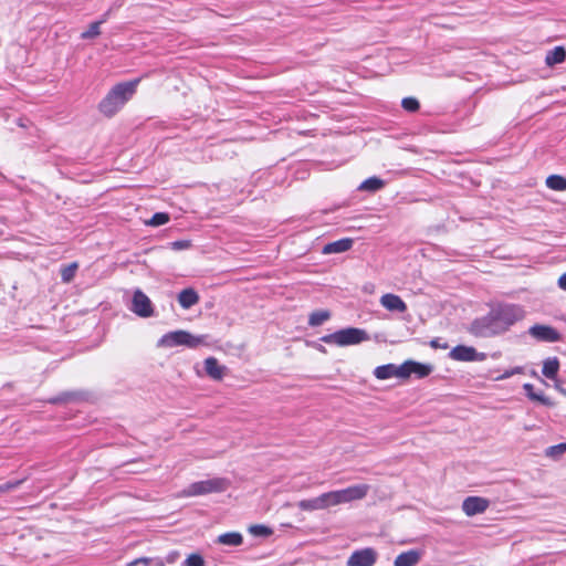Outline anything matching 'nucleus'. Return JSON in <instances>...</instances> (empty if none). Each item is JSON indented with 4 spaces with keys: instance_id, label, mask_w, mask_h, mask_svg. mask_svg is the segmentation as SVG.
<instances>
[{
    "instance_id": "1",
    "label": "nucleus",
    "mask_w": 566,
    "mask_h": 566,
    "mask_svg": "<svg viewBox=\"0 0 566 566\" xmlns=\"http://www.w3.org/2000/svg\"><path fill=\"white\" fill-rule=\"evenodd\" d=\"M139 78L122 82L112 87L101 101L98 109L107 117L114 116L136 93Z\"/></svg>"
},
{
    "instance_id": "2",
    "label": "nucleus",
    "mask_w": 566,
    "mask_h": 566,
    "mask_svg": "<svg viewBox=\"0 0 566 566\" xmlns=\"http://www.w3.org/2000/svg\"><path fill=\"white\" fill-rule=\"evenodd\" d=\"M206 335H192L187 331H174L166 333L160 337L157 343L158 347L172 348L176 346H187L189 348H197L200 345H206Z\"/></svg>"
},
{
    "instance_id": "3",
    "label": "nucleus",
    "mask_w": 566,
    "mask_h": 566,
    "mask_svg": "<svg viewBox=\"0 0 566 566\" xmlns=\"http://www.w3.org/2000/svg\"><path fill=\"white\" fill-rule=\"evenodd\" d=\"M322 342L331 345H337L340 347L357 345L369 339V336L365 329L357 327H347L325 335Z\"/></svg>"
},
{
    "instance_id": "4",
    "label": "nucleus",
    "mask_w": 566,
    "mask_h": 566,
    "mask_svg": "<svg viewBox=\"0 0 566 566\" xmlns=\"http://www.w3.org/2000/svg\"><path fill=\"white\" fill-rule=\"evenodd\" d=\"M491 313L501 331L506 332L513 324L525 316V311L516 304H502L491 308Z\"/></svg>"
},
{
    "instance_id": "5",
    "label": "nucleus",
    "mask_w": 566,
    "mask_h": 566,
    "mask_svg": "<svg viewBox=\"0 0 566 566\" xmlns=\"http://www.w3.org/2000/svg\"><path fill=\"white\" fill-rule=\"evenodd\" d=\"M370 486L368 484L361 483L342 490L329 491L327 493L331 507L363 500L368 494Z\"/></svg>"
},
{
    "instance_id": "6",
    "label": "nucleus",
    "mask_w": 566,
    "mask_h": 566,
    "mask_svg": "<svg viewBox=\"0 0 566 566\" xmlns=\"http://www.w3.org/2000/svg\"><path fill=\"white\" fill-rule=\"evenodd\" d=\"M227 488V481L224 479L214 478L205 481H198L191 483L187 489L184 490L185 496H198L213 492L224 491Z\"/></svg>"
},
{
    "instance_id": "7",
    "label": "nucleus",
    "mask_w": 566,
    "mask_h": 566,
    "mask_svg": "<svg viewBox=\"0 0 566 566\" xmlns=\"http://www.w3.org/2000/svg\"><path fill=\"white\" fill-rule=\"evenodd\" d=\"M468 331L475 337H492L502 334L491 311L480 318L474 319Z\"/></svg>"
},
{
    "instance_id": "8",
    "label": "nucleus",
    "mask_w": 566,
    "mask_h": 566,
    "mask_svg": "<svg viewBox=\"0 0 566 566\" xmlns=\"http://www.w3.org/2000/svg\"><path fill=\"white\" fill-rule=\"evenodd\" d=\"M129 310L139 317L147 318L154 315V305L150 298L139 289L135 290Z\"/></svg>"
},
{
    "instance_id": "9",
    "label": "nucleus",
    "mask_w": 566,
    "mask_h": 566,
    "mask_svg": "<svg viewBox=\"0 0 566 566\" xmlns=\"http://www.w3.org/2000/svg\"><path fill=\"white\" fill-rule=\"evenodd\" d=\"M378 554L371 547H366L352 553L347 559V566H374Z\"/></svg>"
},
{
    "instance_id": "10",
    "label": "nucleus",
    "mask_w": 566,
    "mask_h": 566,
    "mask_svg": "<svg viewBox=\"0 0 566 566\" xmlns=\"http://www.w3.org/2000/svg\"><path fill=\"white\" fill-rule=\"evenodd\" d=\"M449 357L457 361H482L485 359V354L478 353L470 346L458 345L451 349Z\"/></svg>"
},
{
    "instance_id": "11",
    "label": "nucleus",
    "mask_w": 566,
    "mask_h": 566,
    "mask_svg": "<svg viewBox=\"0 0 566 566\" xmlns=\"http://www.w3.org/2000/svg\"><path fill=\"white\" fill-rule=\"evenodd\" d=\"M490 506V501L481 496H468L462 502V511L467 516L484 513Z\"/></svg>"
},
{
    "instance_id": "12",
    "label": "nucleus",
    "mask_w": 566,
    "mask_h": 566,
    "mask_svg": "<svg viewBox=\"0 0 566 566\" xmlns=\"http://www.w3.org/2000/svg\"><path fill=\"white\" fill-rule=\"evenodd\" d=\"M532 337L539 342L555 343L560 339V334L552 326L534 325L528 329Z\"/></svg>"
},
{
    "instance_id": "13",
    "label": "nucleus",
    "mask_w": 566,
    "mask_h": 566,
    "mask_svg": "<svg viewBox=\"0 0 566 566\" xmlns=\"http://www.w3.org/2000/svg\"><path fill=\"white\" fill-rule=\"evenodd\" d=\"M297 506L302 511L308 512L327 510L331 507L328 493L325 492L314 499L302 500L297 503Z\"/></svg>"
},
{
    "instance_id": "14",
    "label": "nucleus",
    "mask_w": 566,
    "mask_h": 566,
    "mask_svg": "<svg viewBox=\"0 0 566 566\" xmlns=\"http://www.w3.org/2000/svg\"><path fill=\"white\" fill-rule=\"evenodd\" d=\"M374 375L377 379L385 380L392 377L406 378L403 364L397 366L395 364H387L376 367Z\"/></svg>"
},
{
    "instance_id": "15",
    "label": "nucleus",
    "mask_w": 566,
    "mask_h": 566,
    "mask_svg": "<svg viewBox=\"0 0 566 566\" xmlns=\"http://www.w3.org/2000/svg\"><path fill=\"white\" fill-rule=\"evenodd\" d=\"M380 305L389 312L405 313L407 311V304L405 301L396 294L386 293L379 300Z\"/></svg>"
},
{
    "instance_id": "16",
    "label": "nucleus",
    "mask_w": 566,
    "mask_h": 566,
    "mask_svg": "<svg viewBox=\"0 0 566 566\" xmlns=\"http://www.w3.org/2000/svg\"><path fill=\"white\" fill-rule=\"evenodd\" d=\"M406 378L410 375H416L418 378H424L429 376L433 367L430 364H422L415 360H407L403 363Z\"/></svg>"
},
{
    "instance_id": "17",
    "label": "nucleus",
    "mask_w": 566,
    "mask_h": 566,
    "mask_svg": "<svg viewBox=\"0 0 566 566\" xmlns=\"http://www.w3.org/2000/svg\"><path fill=\"white\" fill-rule=\"evenodd\" d=\"M423 553L419 549H410L400 553L394 560V566H417Z\"/></svg>"
},
{
    "instance_id": "18",
    "label": "nucleus",
    "mask_w": 566,
    "mask_h": 566,
    "mask_svg": "<svg viewBox=\"0 0 566 566\" xmlns=\"http://www.w3.org/2000/svg\"><path fill=\"white\" fill-rule=\"evenodd\" d=\"M205 370L211 379L221 380L226 375L227 367L220 365L217 358L208 357L205 359Z\"/></svg>"
},
{
    "instance_id": "19",
    "label": "nucleus",
    "mask_w": 566,
    "mask_h": 566,
    "mask_svg": "<svg viewBox=\"0 0 566 566\" xmlns=\"http://www.w3.org/2000/svg\"><path fill=\"white\" fill-rule=\"evenodd\" d=\"M353 239L344 238L331 243H327L323 248L324 254H334V253H343L352 249L353 247Z\"/></svg>"
},
{
    "instance_id": "20",
    "label": "nucleus",
    "mask_w": 566,
    "mask_h": 566,
    "mask_svg": "<svg viewBox=\"0 0 566 566\" xmlns=\"http://www.w3.org/2000/svg\"><path fill=\"white\" fill-rule=\"evenodd\" d=\"M178 302L182 308L188 310L199 302V295L191 287L184 289L178 294Z\"/></svg>"
},
{
    "instance_id": "21",
    "label": "nucleus",
    "mask_w": 566,
    "mask_h": 566,
    "mask_svg": "<svg viewBox=\"0 0 566 566\" xmlns=\"http://www.w3.org/2000/svg\"><path fill=\"white\" fill-rule=\"evenodd\" d=\"M559 370V361L556 357H551L543 363V375L548 379H556Z\"/></svg>"
},
{
    "instance_id": "22",
    "label": "nucleus",
    "mask_w": 566,
    "mask_h": 566,
    "mask_svg": "<svg viewBox=\"0 0 566 566\" xmlns=\"http://www.w3.org/2000/svg\"><path fill=\"white\" fill-rule=\"evenodd\" d=\"M217 543L226 546H240L243 543V537L238 532H229L219 535Z\"/></svg>"
},
{
    "instance_id": "23",
    "label": "nucleus",
    "mask_w": 566,
    "mask_h": 566,
    "mask_svg": "<svg viewBox=\"0 0 566 566\" xmlns=\"http://www.w3.org/2000/svg\"><path fill=\"white\" fill-rule=\"evenodd\" d=\"M566 59V51L563 46H556L548 51L545 57L547 65L552 66L564 62Z\"/></svg>"
},
{
    "instance_id": "24",
    "label": "nucleus",
    "mask_w": 566,
    "mask_h": 566,
    "mask_svg": "<svg viewBox=\"0 0 566 566\" xmlns=\"http://www.w3.org/2000/svg\"><path fill=\"white\" fill-rule=\"evenodd\" d=\"M385 186V181L378 177H370L366 180H364L359 187L358 190L360 191H370L375 192L380 190Z\"/></svg>"
},
{
    "instance_id": "25",
    "label": "nucleus",
    "mask_w": 566,
    "mask_h": 566,
    "mask_svg": "<svg viewBox=\"0 0 566 566\" xmlns=\"http://www.w3.org/2000/svg\"><path fill=\"white\" fill-rule=\"evenodd\" d=\"M331 317V313L326 310L315 311L308 316V324L311 326H319Z\"/></svg>"
},
{
    "instance_id": "26",
    "label": "nucleus",
    "mask_w": 566,
    "mask_h": 566,
    "mask_svg": "<svg viewBox=\"0 0 566 566\" xmlns=\"http://www.w3.org/2000/svg\"><path fill=\"white\" fill-rule=\"evenodd\" d=\"M546 186L552 190L564 191L566 190V178L552 175L546 179Z\"/></svg>"
},
{
    "instance_id": "27",
    "label": "nucleus",
    "mask_w": 566,
    "mask_h": 566,
    "mask_svg": "<svg viewBox=\"0 0 566 566\" xmlns=\"http://www.w3.org/2000/svg\"><path fill=\"white\" fill-rule=\"evenodd\" d=\"M106 21V15L101 20L90 24L88 29L81 34L82 39H93L101 34V24Z\"/></svg>"
},
{
    "instance_id": "28",
    "label": "nucleus",
    "mask_w": 566,
    "mask_h": 566,
    "mask_svg": "<svg viewBox=\"0 0 566 566\" xmlns=\"http://www.w3.org/2000/svg\"><path fill=\"white\" fill-rule=\"evenodd\" d=\"M564 453H566V442L548 447L545 450V455L554 460L559 459Z\"/></svg>"
},
{
    "instance_id": "29",
    "label": "nucleus",
    "mask_w": 566,
    "mask_h": 566,
    "mask_svg": "<svg viewBox=\"0 0 566 566\" xmlns=\"http://www.w3.org/2000/svg\"><path fill=\"white\" fill-rule=\"evenodd\" d=\"M78 265L76 262L69 264L61 270V279L64 283H69L73 280Z\"/></svg>"
},
{
    "instance_id": "30",
    "label": "nucleus",
    "mask_w": 566,
    "mask_h": 566,
    "mask_svg": "<svg viewBox=\"0 0 566 566\" xmlns=\"http://www.w3.org/2000/svg\"><path fill=\"white\" fill-rule=\"evenodd\" d=\"M169 220H170V218H169L168 213L157 212L150 218V220H148L146 222V224L151 226V227H159V226L166 224L167 222H169Z\"/></svg>"
},
{
    "instance_id": "31",
    "label": "nucleus",
    "mask_w": 566,
    "mask_h": 566,
    "mask_svg": "<svg viewBox=\"0 0 566 566\" xmlns=\"http://www.w3.org/2000/svg\"><path fill=\"white\" fill-rule=\"evenodd\" d=\"M249 533L253 536L266 537V536H270L273 532L270 527H268L265 525L255 524V525H251L249 527Z\"/></svg>"
},
{
    "instance_id": "32",
    "label": "nucleus",
    "mask_w": 566,
    "mask_h": 566,
    "mask_svg": "<svg viewBox=\"0 0 566 566\" xmlns=\"http://www.w3.org/2000/svg\"><path fill=\"white\" fill-rule=\"evenodd\" d=\"M182 566H205V559L199 554H191L184 560Z\"/></svg>"
},
{
    "instance_id": "33",
    "label": "nucleus",
    "mask_w": 566,
    "mask_h": 566,
    "mask_svg": "<svg viewBox=\"0 0 566 566\" xmlns=\"http://www.w3.org/2000/svg\"><path fill=\"white\" fill-rule=\"evenodd\" d=\"M401 106L407 112H416L419 109V102L415 97H405L401 102Z\"/></svg>"
},
{
    "instance_id": "34",
    "label": "nucleus",
    "mask_w": 566,
    "mask_h": 566,
    "mask_svg": "<svg viewBox=\"0 0 566 566\" xmlns=\"http://www.w3.org/2000/svg\"><path fill=\"white\" fill-rule=\"evenodd\" d=\"M524 390L526 391L527 396L532 399V400H536V401H541L543 403H546V398L543 396V395H538V394H532V390L534 388V386L532 384H525L523 386Z\"/></svg>"
},
{
    "instance_id": "35",
    "label": "nucleus",
    "mask_w": 566,
    "mask_h": 566,
    "mask_svg": "<svg viewBox=\"0 0 566 566\" xmlns=\"http://www.w3.org/2000/svg\"><path fill=\"white\" fill-rule=\"evenodd\" d=\"M522 373H523V367H514L512 369L505 370L502 375L495 377V380L507 379L514 375L522 374Z\"/></svg>"
},
{
    "instance_id": "36",
    "label": "nucleus",
    "mask_w": 566,
    "mask_h": 566,
    "mask_svg": "<svg viewBox=\"0 0 566 566\" xmlns=\"http://www.w3.org/2000/svg\"><path fill=\"white\" fill-rule=\"evenodd\" d=\"M21 484V481H13L0 484V494L8 493L17 489Z\"/></svg>"
},
{
    "instance_id": "37",
    "label": "nucleus",
    "mask_w": 566,
    "mask_h": 566,
    "mask_svg": "<svg viewBox=\"0 0 566 566\" xmlns=\"http://www.w3.org/2000/svg\"><path fill=\"white\" fill-rule=\"evenodd\" d=\"M190 247V242L187 240L174 241L170 243V248L175 251L186 250Z\"/></svg>"
},
{
    "instance_id": "38",
    "label": "nucleus",
    "mask_w": 566,
    "mask_h": 566,
    "mask_svg": "<svg viewBox=\"0 0 566 566\" xmlns=\"http://www.w3.org/2000/svg\"><path fill=\"white\" fill-rule=\"evenodd\" d=\"M151 562L153 559L151 558H148V557H142V558H137L130 563H128L127 566H136L138 564H143L145 566H150L151 565Z\"/></svg>"
},
{
    "instance_id": "39",
    "label": "nucleus",
    "mask_w": 566,
    "mask_h": 566,
    "mask_svg": "<svg viewBox=\"0 0 566 566\" xmlns=\"http://www.w3.org/2000/svg\"><path fill=\"white\" fill-rule=\"evenodd\" d=\"M430 346L433 348H442V349L448 348V344L447 343L441 344L439 338L432 339L430 342Z\"/></svg>"
},
{
    "instance_id": "40",
    "label": "nucleus",
    "mask_w": 566,
    "mask_h": 566,
    "mask_svg": "<svg viewBox=\"0 0 566 566\" xmlns=\"http://www.w3.org/2000/svg\"><path fill=\"white\" fill-rule=\"evenodd\" d=\"M558 286L562 290L566 291V272L563 275L559 276V279H558Z\"/></svg>"
},
{
    "instance_id": "41",
    "label": "nucleus",
    "mask_w": 566,
    "mask_h": 566,
    "mask_svg": "<svg viewBox=\"0 0 566 566\" xmlns=\"http://www.w3.org/2000/svg\"><path fill=\"white\" fill-rule=\"evenodd\" d=\"M177 557V553H172L168 556V562H174Z\"/></svg>"
}]
</instances>
